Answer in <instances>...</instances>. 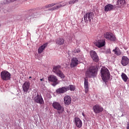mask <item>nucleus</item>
<instances>
[{
    "label": "nucleus",
    "mask_w": 129,
    "mask_h": 129,
    "mask_svg": "<svg viewBox=\"0 0 129 129\" xmlns=\"http://www.w3.org/2000/svg\"><path fill=\"white\" fill-rule=\"evenodd\" d=\"M98 72V68L97 66H92L87 69L85 72V75L88 78H95L97 76Z\"/></svg>",
    "instance_id": "obj_1"
},
{
    "label": "nucleus",
    "mask_w": 129,
    "mask_h": 129,
    "mask_svg": "<svg viewBox=\"0 0 129 129\" xmlns=\"http://www.w3.org/2000/svg\"><path fill=\"white\" fill-rule=\"evenodd\" d=\"M101 77L104 82L106 83L109 78H110V73H109V70L107 69L105 67H103L100 70Z\"/></svg>",
    "instance_id": "obj_2"
},
{
    "label": "nucleus",
    "mask_w": 129,
    "mask_h": 129,
    "mask_svg": "<svg viewBox=\"0 0 129 129\" xmlns=\"http://www.w3.org/2000/svg\"><path fill=\"white\" fill-rule=\"evenodd\" d=\"M93 18H94V13L93 12H87L84 16V22L86 24H88L89 23L91 24Z\"/></svg>",
    "instance_id": "obj_3"
},
{
    "label": "nucleus",
    "mask_w": 129,
    "mask_h": 129,
    "mask_svg": "<svg viewBox=\"0 0 129 129\" xmlns=\"http://www.w3.org/2000/svg\"><path fill=\"white\" fill-rule=\"evenodd\" d=\"M52 107L54 108V109H56L58 110L57 113L60 114V113H62L63 111H64V108L61 105L60 103L58 102H54L52 104Z\"/></svg>",
    "instance_id": "obj_4"
},
{
    "label": "nucleus",
    "mask_w": 129,
    "mask_h": 129,
    "mask_svg": "<svg viewBox=\"0 0 129 129\" xmlns=\"http://www.w3.org/2000/svg\"><path fill=\"white\" fill-rule=\"evenodd\" d=\"M34 102L38 103L39 104H44V99L42 95L39 93H35V97L34 98Z\"/></svg>",
    "instance_id": "obj_5"
},
{
    "label": "nucleus",
    "mask_w": 129,
    "mask_h": 129,
    "mask_svg": "<svg viewBox=\"0 0 129 129\" xmlns=\"http://www.w3.org/2000/svg\"><path fill=\"white\" fill-rule=\"evenodd\" d=\"M1 79L4 81L11 80V73L7 71H2L1 73Z\"/></svg>",
    "instance_id": "obj_6"
},
{
    "label": "nucleus",
    "mask_w": 129,
    "mask_h": 129,
    "mask_svg": "<svg viewBox=\"0 0 129 129\" xmlns=\"http://www.w3.org/2000/svg\"><path fill=\"white\" fill-rule=\"evenodd\" d=\"M104 37L107 40L111 41V42H115V41L116 40V37H115V36L110 32L105 33L104 34Z\"/></svg>",
    "instance_id": "obj_7"
},
{
    "label": "nucleus",
    "mask_w": 129,
    "mask_h": 129,
    "mask_svg": "<svg viewBox=\"0 0 129 129\" xmlns=\"http://www.w3.org/2000/svg\"><path fill=\"white\" fill-rule=\"evenodd\" d=\"M90 55L91 56V58H92L94 62H96V63H98V62L99 61V57H98V55H97V53L95 51H90Z\"/></svg>",
    "instance_id": "obj_8"
},
{
    "label": "nucleus",
    "mask_w": 129,
    "mask_h": 129,
    "mask_svg": "<svg viewBox=\"0 0 129 129\" xmlns=\"http://www.w3.org/2000/svg\"><path fill=\"white\" fill-rule=\"evenodd\" d=\"M93 110L95 114H97L103 111V107L99 104H96L93 106Z\"/></svg>",
    "instance_id": "obj_9"
},
{
    "label": "nucleus",
    "mask_w": 129,
    "mask_h": 129,
    "mask_svg": "<svg viewBox=\"0 0 129 129\" xmlns=\"http://www.w3.org/2000/svg\"><path fill=\"white\" fill-rule=\"evenodd\" d=\"M48 80L50 82H53L52 85V86H56L57 84H58V79H57V77L54 75H50L48 77Z\"/></svg>",
    "instance_id": "obj_10"
},
{
    "label": "nucleus",
    "mask_w": 129,
    "mask_h": 129,
    "mask_svg": "<svg viewBox=\"0 0 129 129\" xmlns=\"http://www.w3.org/2000/svg\"><path fill=\"white\" fill-rule=\"evenodd\" d=\"M80 63V61H79V60H78V58L76 57H73L71 61V63L70 64V66L71 68H74L75 67H76L78 64Z\"/></svg>",
    "instance_id": "obj_11"
},
{
    "label": "nucleus",
    "mask_w": 129,
    "mask_h": 129,
    "mask_svg": "<svg viewBox=\"0 0 129 129\" xmlns=\"http://www.w3.org/2000/svg\"><path fill=\"white\" fill-rule=\"evenodd\" d=\"M31 85V83L28 81H26L24 83L22 88H23V91L24 93H28V91H29V89H30V86Z\"/></svg>",
    "instance_id": "obj_12"
},
{
    "label": "nucleus",
    "mask_w": 129,
    "mask_h": 129,
    "mask_svg": "<svg viewBox=\"0 0 129 129\" xmlns=\"http://www.w3.org/2000/svg\"><path fill=\"white\" fill-rule=\"evenodd\" d=\"M120 63L122 66H126L128 65L129 63L128 57L126 56H123L122 57Z\"/></svg>",
    "instance_id": "obj_13"
},
{
    "label": "nucleus",
    "mask_w": 129,
    "mask_h": 129,
    "mask_svg": "<svg viewBox=\"0 0 129 129\" xmlns=\"http://www.w3.org/2000/svg\"><path fill=\"white\" fill-rule=\"evenodd\" d=\"M95 45L98 48H101V47H104L105 45V40H99L95 42Z\"/></svg>",
    "instance_id": "obj_14"
},
{
    "label": "nucleus",
    "mask_w": 129,
    "mask_h": 129,
    "mask_svg": "<svg viewBox=\"0 0 129 129\" xmlns=\"http://www.w3.org/2000/svg\"><path fill=\"white\" fill-rule=\"evenodd\" d=\"M75 123L77 127L80 128L82 127V121L80 119V118L77 117H75Z\"/></svg>",
    "instance_id": "obj_15"
},
{
    "label": "nucleus",
    "mask_w": 129,
    "mask_h": 129,
    "mask_svg": "<svg viewBox=\"0 0 129 129\" xmlns=\"http://www.w3.org/2000/svg\"><path fill=\"white\" fill-rule=\"evenodd\" d=\"M66 92H67V87H62L56 90V93L57 94H63V93H65Z\"/></svg>",
    "instance_id": "obj_16"
},
{
    "label": "nucleus",
    "mask_w": 129,
    "mask_h": 129,
    "mask_svg": "<svg viewBox=\"0 0 129 129\" xmlns=\"http://www.w3.org/2000/svg\"><path fill=\"white\" fill-rule=\"evenodd\" d=\"M63 102L66 105L71 104V97L69 95L65 96L63 98Z\"/></svg>",
    "instance_id": "obj_17"
},
{
    "label": "nucleus",
    "mask_w": 129,
    "mask_h": 129,
    "mask_svg": "<svg viewBox=\"0 0 129 129\" xmlns=\"http://www.w3.org/2000/svg\"><path fill=\"white\" fill-rule=\"evenodd\" d=\"M114 8V6H113V5L108 4L104 7V12H105V13H108V12L113 11Z\"/></svg>",
    "instance_id": "obj_18"
},
{
    "label": "nucleus",
    "mask_w": 129,
    "mask_h": 129,
    "mask_svg": "<svg viewBox=\"0 0 129 129\" xmlns=\"http://www.w3.org/2000/svg\"><path fill=\"white\" fill-rule=\"evenodd\" d=\"M55 43L58 46H61L63 45L64 43H65V39L61 37H58L55 40Z\"/></svg>",
    "instance_id": "obj_19"
},
{
    "label": "nucleus",
    "mask_w": 129,
    "mask_h": 129,
    "mask_svg": "<svg viewBox=\"0 0 129 129\" xmlns=\"http://www.w3.org/2000/svg\"><path fill=\"white\" fill-rule=\"evenodd\" d=\"M84 88L85 93L88 92L89 90V85L88 84V80L86 79V78H84Z\"/></svg>",
    "instance_id": "obj_20"
},
{
    "label": "nucleus",
    "mask_w": 129,
    "mask_h": 129,
    "mask_svg": "<svg viewBox=\"0 0 129 129\" xmlns=\"http://www.w3.org/2000/svg\"><path fill=\"white\" fill-rule=\"evenodd\" d=\"M31 14H32L31 15H27L25 16V22H27V23L30 22L31 21V19H32V18H34V11H32L31 12Z\"/></svg>",
    "instance_id": "obj_21"
},
{
    "label": "nucleus",
    "mask_w": 129,
    "mask_h": 129,
    "mask_svg": "<svg viewBox=\"0 0 129 129\" xmlns=\"http://www.w3.org/2000/svg\"><path fill=\"white\" fill-rule=\"evenodd\" d=\"M60 68H61L60 66L58 65V66H54L53 68L52 72L54 73H55V74H56V75H57V74L59 73L61 71V70H60Z\"/></svg>",
    "instance_id": "obj_22"
},
{
    "label": "nucleus",
    "mask_w": 129,
    "mask_h": 129,
    "mask_svg": "<svg viewBox=\"0 0 129 129\" xmlns=\"http://www.w3.org/2000/svg\"><path fill=\"white\" fill-rule=\"evenodd\" d=\"M48 46V43H45L43 45H41L40 47L38 48V54H41L44 50H45V48L46 47Z\"/></svg>",
    "instance_id": "obj_23"
},
{
    "label": "nucleus",
    "mask_w": 129,
    "mask_h": 129,
    "mask_svg": "<svg viewBox=\"0 0 129 129\" xmlns=\"http://www.w3.org/2000/svg\"><path fill=\"white\" fill-rule=\"evenodd\" d=\"M62 7H64V6L62 5V4H58L52 8L48 9V11H55V10H59L60 8H62Z\"/></svg>",
    "instance_id": "obj_24"
},
{
    "label": "nucleus",
    "mask_w": 129,
    "mask_h": 129,
    "mask_svg": "<svg viewBox=\"0 0 129 129\" xmlns=\"http://www.w3.org/2000/svg\"><path fill=\"white\" fill-rule=\"evenodd\" d=\"M113 51H114V54L117 55V56H120L121 54L120 49H119L118 47H115V49L113 50Z\"/></svg>",
    "instance_id": "obj_25"
},
{
    "label": "nucleus",
    "mask_w": 129,
    "mask_h": 129,
    "mask_svg": "<svg viewBox=\"0 0 129 129\" xmlns=\"http://www.w3.org/2000/svg\"><path fill=\"white\" fill-rule=\"evenodd\" d=\"M67 91L68 90H70L71 91H74L75 89H76V88L75 87V86L73 85H70L69 86L67 87Z\"/></svg>",
    "instance_id": "obj_26"
},
{
    "label": "nucleus",
    "mask_w": 129,
    "mask_h": 129,
    "mask_svg": "<svg viewBox=\"0 0 129 129\" xmlns=\"http://www.w3.org/2000/svg\"><path fill=\"white\" fill-rule=\"evenodd\" d=\"M125 4V0H118L116 2V6H119L121 7V6H123Z\"/></svg>",
    "instance_id": "obj_27"
},
{
    "label": "nucleus",
    "mask_w": 129,
    "mask_h": 129,
    "mask_svg": "<svg viewBox=\"0 0 129 129\" xmlns=\"http://www.w3.org/2000/svg\"><path fill=\"white\" fill-rule=\"evenodd\" d=\"M121 76L124 82H126V81H127V80L128 79V77H127V76H126L125 74L122 73Z\"/></svg>",
    "instance_id": "obj_28"
},
{
    "label": "nucleus",
    "mask_w": 129,
    "mask_h": 129,
    "mask_svg": "<svg viewBox=\"0 0 129 129\" xmlns=\"http://www.w3.org/2000/svg\"><path fill=\"white\" fill-rule=\"evenodd\" d=\"M56 75L59 76V77H60L62 79H64V78H65V75L61 71L59 72Z\"/></svg>",
    "instance_id": "obj_29"
},
{
    "label": "nucleus",
    "mask_w": 129,
    "mask_h": 129,
    "mask_svg": "<svg viewBox=\"0 0 129 129\" xmlns=\"http://www.w3.org/2000/svg\"><path fill=\"white\" fill-rule=\"evenodd\" d=\"M18 0H6L4 1V4H11V3H14V2H17Z\"/></svg>",
    "instance_id": "obj_30"
},
{
    "label": "nucleus",
    "mask_w": 129,
    "mask_h": 129,
    "mask_svg": "<svg viewBox=\"0 0 129 129\" xmlns=\"http://www.w3.org/2000/svg\"><path fill=\"white\" fill-rule=\"evenodd\" d=\"M56 4H49V5H46L45 6V8H46V9H48L49 8H51V7H54V6H55Z\"/></svg>",
    "instance_id": "obj_31"
},
{
    "label": "nucleus",
    "mask_w": 129,
    "mask_h": 129,
    "mask_svg": "<svg viewBox=\"0 0 129 129\" xmlns=\"http://www.w3.org/2000/svg\"><path fill=\"white\" fill-rule=\"evenodd\" d=\"M80 51H81L80 49L78 48V49H76L74 50V52L75 53H80Z\"/></svg>",
    "instance_id": "obj_32"
},
{
    "label": "nucleus",
    "mask_w": 129,
    "mask_h": 129,
    "mask_svg": "<svg viewBox=\"0 0 129 129\" xmlns=\"http://www.w3.org/2000/svg\"><path fill=\"white\" fill-rule=\"evenodd\" d=\"M72 2H73V3L74 4H77L78 2H79V0H72Z\"/></svg>",
    "instance_id": "obj_33"
},
{
    "label": "nucleus",
    "mask_w": 129,
    "mask_h": 129,
    "mask_svg": "<svg viewBox=\"0 0 129 129\" xmlns=\"http://www.w3.org/2000/svg\"><path fill=\"white\" fill-rule=\"evenodd\" d=\"M69 5H70L71 6H72V5H74V4L73 3L72 1H70L69 2Z\"/></svg>",
    "instance_id": "obj_34"
},
{
    "label": "nucleus",
    "mask_w": 129,
    "mask_h": 129,
    "mask_svg": "<svg viewBox=\"0 0 129 129\" xmlns=\"http://www.w3.org/2000/svg\"><path fill=\"white\" fill-rule=\"evenodd\" d=\"M52 42H53V40H52V39H50L48 42H46L45 44H50V43H52Z\"/></svg>",
    "instance_id": "obj_35"
},
{
    "label": "nucleus",
    "mask_w": 129,
    "mask_h": 129,
    "mask_svg": "<svg viewBox=\"0 0 129 129\" xmlns=\"http://www.w3.org/2000/svg\"><path fill=\"white\" fill-rule=\"evenodd\" d=\"M126 128L129 129V122L127 123V126H126Z\"/></svg>",
    "instance_id": "obj_36"
},
{
    "label": "nucleus",
    "mask_w": 129,
    "mask_h": 129,
    "mask_svg": "<svg viewBox=\"0 0 129 129\" xmlns=\"http://www.w3.org/2000/svg\"><path fill=\"white\" fill-rule=\"evenodd\" d=\"M40 81H43V79H40Z\"/></svg>",
    "instance_id": "obj_37"
},
{
    "label": "nucleus",
    "mask_w": 129,
    "mask_h": 129,
    "mask_svg": "<svg viewBox=\"0 0 129 129\" xmlns=\"http://www.w3.org/2000/svg\"><path fill=\"white\" fill-rule=\"evenodd\" d=\"M44 2H47V0H42Z\"/></svg>",
    "instance_id": "obj_38"
},
{
    "label": "nucleus",
    "mask_w": 129,
    "mask_h": 129,
    "mask_svg": "<svg viewBox=\"0 0 129 129\" xmlns=\"http://www.w3.org/2000/svg\"><path fill=\"white\" fill-rule=\"evenodd\" d=\"M82 115L83 116H84V113H82Z\"/></svg>",
    "instance_id": "obj_39"
},
{
    "label": "nucleus",
    "mask_w": 129,
    "mask_h": 129,
    "mask_svg": "<svg viewBox=\"0 0 129 129\" xmlns=\"http://www.w3.org/2000/svg\"><path fill=\"white\" fill-rule=\"evenodd\" d=\"M108 115H111V114L108 113Z\"/></svg>",
    "instance_id": "obj_40"
},
{
    "label": "nucleus",
    "mask_w": 129,
    "mask_h": 129,
    "mask_svg": "<svg viewBox=\"0 0 129 129\" xmlns=\"http://www.w3.org/2000/svg\"><path fill=\"white\" fill-rule=\"evenodd\" d=\"M29 79H30L32 78V77H29Z\"/></svg>",
    "instance_id": "obj_41"
},
{
    "label": "nucleus",
    "mask_w": 129,
    "mask_h": 129,
    "mask_svg": "<svg viewBox=\"0 0 129 129\" xmlns=\"http://www.w3.org/2000/svg\"><path fill=\"white\" fill-rule=\"evenodd\" d=\"M121 116H123V114H122Z\"/></svg>",
    "instance_id": "obj_42"
},
{
    "label": "nucleus",
    "mask_w": 129,
    "mask_h": 129,
    "mask_svg": "<svg viewBox=\"0 0 129 129\" xmlns=\"http://www.w3.org/2000/svg\"><path fill=\"white\" fill-rule=\"evenodd\" d=\"M0 27H1V24H0Z\"/></svg>",
    "instance_id": "obj_43"
}]
</instances>
